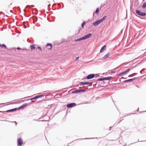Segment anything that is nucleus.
<instances>
[{
  "instance_id": "obj_37",
  "label": "nucleus",
  "mask_w": 146,
  "mask_h": 146,
  "mask_svg": "<svg viewBox=\"0 0 146 146\" xmlns=\"http://www.w3.org/2000/svg\"><path fill=\"white\" fill-rule=\"evenodd\" d=\"M93 139V138H86L83 139Z\"/></svg>"
},
{
  "instance_id": "obj_10",
  "label": "nucleus",
  "mask_w": 146,
  "mask_h": 146,
  "mask_svg": "<svg viewBox=\"0 0 146 146\" xmlns=\"http://www.w3.org/2000/svg\"><path fill=\"white\" fill-rule=\"evenodd\" d=\"M27 105H28L27 103L24 104L19 108H17V109L18 110H23L27 106Z\"/></svg>"
},
{
  "instance_id": "obj_51",
  "label": "nucleus",
  "mask_w": 146,
  "mask_h": 146,
  "mask_svg": "<svg viewBox=\"0 0 146 146\" xmlns=\"http://www.w3.org/2000/svg\"><path fill=\"white\" fill-rule=\"evenodd\" d=\"M111 73H114L115 72H113V71H111Z\"/></svg>"
},
{
  "instance_id": "obj_21",
  "label": "nucleus",
  "mask_w": 146,
  "mask_h": 146,
  "mask_svg": "<svg viewBox=\"0 0 146 146\" xmlns=\"http://www.w3.org/2000/svg\"><path fill=\"white\" fill-rule=\"evenodd\" d=\"M1 47H3L5 49H7V47L4 44H1Z\"/></svg>"
},
{
  "instance_id": "obj_34",
  "label": "nucleus",
  "mask_w": 146,
  "mask_h": 146,
  "mask_svg": "<svg viewBox=\"0 0 146 146\" xmlns=\"http://www.w3.org/2000/svg\"><path fill=\"white\" fill-rule=\"evenodd\" d=\"M101 95H102V94H103V93L102 94H101V93H104V91H102H102H103V90H102V89H101Z\"/></svg>"
},
{
  "instance_id": "obj_56",
  "label": "nucleus",
  "mask_w": 146,
  "mask_h": 146,
  "mask_svg": "<svg viewBox=\"0 0 146 146\" xmlns=\"http://www.w3.org/2000/svg\"><path fill=\"white\" fill-rule=\"evenodd\" d=\"M33 120H35V121H37V120L36 119H34Z\"/></svg>"
},
{
  "instance_id": "obj_58",
  "label": "nucleus",
  "mask_w": 146,
  "mask_h": 146,
  "mask_svg": "<svg viewBox=\"0 0 146 146\" xmlns=\"http://www.w3.org/2000/svg\"><path fill=\"white\" fill-rule=\"evenodd\" d=\"M23 11H24V12H25V9H24V10H23Z\"/></svg>"
},
{
  "instance_id": "obj_59",
  "label": "nucleus",
  "mask_w": 146,
  "mask_h": 146,
  "mask_svg": "<svg viewBox=\"0 0 146 146\" xmlns=\"http://www.w3.org/2000/svg\"><path fill=\"white\" fill-rule=\"evenodd\" d=\"M42 101H40V102H37V103H39V102H41Z\"/></svg>"
},
{
  "instance_id": "obj_17",
  "label": "nucleus",
  "mask_w": 146,
  "mask_h": 146,
  "mask_svg": "<svg viewBox=\"0 0 146 146\" xmlns=\"http://www.w3.org/2000/svg\"><path fill=\"white\" fill-rule=\"evenodd\" d=\"M46 46L50 47V48H48V49H51L52 47V45L50 43H47L46 44Z\"/></svg>"
},
{
  "instance_id": "obj_19",
  "label": "nucleus",
  "mask_w": 146,
  "mask_h": 146,
  "mask_svg": "<svg viewBox=\"0 0 146 146\" xmlns=\"http://www.w3.org/2000/svg\"><path fill=\"white\" fill-rule=\"evenodd\" d=\"M36 99H37L36 96H35V97H33V98H31L30 99H27V100H26V101H28V100H31L32 102H34V101H32V100H36Z\"/></svg>"
},
{
  "instance_id": "obj_47",
  "label": "nucleus",
  "mask_w": 146,
  "mask_h": 146,
  "mask_svg": "<svg viewBox=\"0 0 146 146\" xmlns=\"http://www.w3.org/2000/svg\"><path fill=\"white\" fill-rule=\"evenodd\" d=\"M31 96H28V97H25V98H23V99H24V98H29V97H31Z\"/></svg>"
},
{
  "instance_id": "obj_5",
  "label": "nucleus",
  "mask_w": 146,
  "mask_h": 146,
  "mask_svg": "<svg viewBox=\"0 0 146 146\" xmlns=\"http://www.w3.org/2000/svg\"><path fill=\"white\" fill-rule=\"evenodd\" d=\"M23 143V141L21 138H19L17 139L18 146H21Z\"/></svg>"
},
{
  "instance_id": "obj_27",
  "label": "nucleus",
  "mask_w": 146,
  "mask_h": 146,
  "mask_svg": "<svg viewBox=\"0 0 146 146\" xmlns=\"http://www.w3.org/2000/svg\"><path fill=\"white\" fill-rule=\"evenodd\" d=\"M85 24V21H84L81 24V26L83 28L84 27V25Z\"/></svg>"
},
{
  "instance_id": "obj_57",
  "label": "nucleus",
  "mask_w": 146,
  "mask_h": 146,
  "mask_svg": "<svg viewBox=\"0 0 146 146\" xmlns=\"http://www.w3.org/2000/svg\"><path fill=\"white\" fill-rule=\"evenodd\" d=\"M41 121H46V120H41Z\"/></svg>"
},
{
  "instance_id": "obj_18",
  "label": "nucleus",
  "mask_w": 146,
  "mask_h": 146,
  "mask_svg": "<svg viewBox=\"0 0 146 146\" xmlns=\"http://www.w3.org/2000/svg\"><path fill=\"white\" fill-rule=\"evenodd\" d=\"M99 8H98L96 9V10L95 11V12H94L93 13V16H94V15L95 13L97 14V15H98L99 13Z\"/></svg>"
},
{
  "instance_id": "obj_63",
  "label": "nucleus",
  "mask_w": 146,
  "mask_h": 146,
  "mask_svg": "<svg viewBox=\"0 0 146 146\" xmlns=\"http://www.w3.org/2000/svg\"><path fill=\"white\" fill-rule=\"evenodd\" d=\"M144 75H143V76H141V77H143V76H144Z\"/></svg>"
},
{
  "instance_id": "obj_60",
  "label": "nucleus",
  "mask_w": 146,
  "mask_h": 146,
  "mask_svg": "<svg viewBox=\"0 0 146 146\" xmlns=\"http://www.w3.org/2000/svg\"><path fill=\"white\" fill-rule=\"evenodd\" d=\"M13 22L14 21V19H13Z\"/></svg>"
},
{
  "instance_id": "obj_64",
  "label": "nucleus",
  "mask_w": 146,
  "mask_h": 146,
  "mask_svg": "<svg viewBox=\"0 0 146 146\" xmlns=\"http://www.w3.org/2000/svg\"><path fill=\"white\" fill-rule=\"evenodd\" d=\"M36 10H37V9H35V11H36Z\"/></svg>"
},
{
  "instance_id": "obj_26",
  "label": "nucleus",
  "mask_w": 146,
  "mask_h": 146,
  "mask_svg": "<svg viewBox=\"0 0 146 146\" xmlns=\"http://www.w3.org/2000/svg\"><path fill=\"white\" fill-rule=\"evenodd\" d=\"M135 114V113H127V114H125V116H129V115H131V114Z\"/></svg>"
},
{
  "instance_id": "obj_15",
  "label": "nucleus",
  "mask_w": 146,
  "mask_h": 146,
  "mask_svg": "<svg viewBox=\"0 0 146 146\" xmlns=\"http://www.w3.org/2000/svg\"><path fill=\"white\" fill-rule=\"evenodd\" d=\"M106 46L105 45L103 46L101 48V52H103L106 49Z\"/></svg>"
},
{
  "instance_id": "obj_9",
  "label": "nucleus",
  "mask_w": 146,
  "mask_h": 146,
  "mask_svg": "<svg viewBox=\"0 0 146 146\" xmlns=\"http://www.w3.org/2000/svg\"><path fill=\"white\" fill-rule=\"evenodd\" d=\"M113 77L112 76H110L109 77H106L101 78V81L103 80H112Z\"/></svg>"
},
{
  "instance_id": "obj_29",
  "label": "nucleus",
  "mask_w": 146,
  "mask_h": 146,
  "mask_svg": "<svg viewBox=\"0 0 146 146\" xmlns=\"http://www.w3.org/2000/svg\"><path fill=\"white\" fill-rule=\"evenodd\" d=\"M99 76H100V75L99 74H95V77L96 78H97V77H99Z\"/></svg>"
},
{
  "instance_id": "obj_25",
  "label": "nucleus",
  "mask_w": 146,
  "mask_h": 146,
  "mask_svg": "<svg viewBox=\"0 0 146 146\" xmlns=\"http://www.w3.org/2000/svg\"><path fill=\"white\" fill-rule=\"evenodd\" d=\"M86 89H80V93H84L86 92Z\"/></svg>"
},
{
  "instance_id": "obj_14",
  "label": "nucleus",
  "mask_w": 146,
  "mask_h": 146,
  "mask_svg": "<svg viewBox=\"0 0 146 146\" xmlns=\"http://www.w3.org/2000/svg\"><path fill=\"white\" fill-rule=\"evenodd\" d=\"M108 83V82L105 81V80L101 81V87L104 86L103 85L104 84L107 85Z\"/></svg>"
},
{
  "instance_id": "obj_12",
  "label": "nucleus",
  "mask_w": 146,
  "mask_h": 146,
  "mask_svg": "<svg viewBox=\"0 0 146 146\" xmlns=\"http://www.w3.org/2000/svg\"><path fill=\"white\" fill-rule=\"evenodd\" d=\"M136 78H137L135 77V78H133L130 79H128L127 80H125L124 81V83H126V82H132V81H133Z\"/></svg>"
},
{
  "instance_id": "obj_45",
  "label": "nucleus",
  "mask_w": 146,
  "mask_h": 146,
  "mask_svg": "<svg viewBox=\"0 0 146 146\" xmlns=\"http://www.w3.org/2000/svg\"><path fill=\"white\" fill-rule=\"evenodd\" d=\"M58 6H60V7H59V9H60V7L61 5H60L59 3H58Z\"/></svg>"
},
{
  "instance_id": "obj_53",
  "label": "nucleus",
  "mask_w": 146,
  "mask_h": 146,
  "mask_svg": "<svg viewBox=\"0 0 146 146\" xmlns=\"http://www.w3.org/2000/svg\"><path fill=\"white\" fill-rule=\"evenodd\" d=\"M139 110V108H137V111H138V110Z\"/></svg>"
},
{
  "instance_id": "obj_36",
  "label": "nucleus",
  "mask_w": 146,
  "mask_h": 146,
  "mask_svg": "<svg viewBox=\"0 0 146 146\" xmlns=\"http://www.w3.org/2000/svg\"><path fill=\"white\" fill-rule=\"evenodd\" d=\"M90 102H85L84 104H90Z\"/></svg>"
},
{
  "instance_id": "obj_54",
  "label": "nucleus",
  "mask_w": 146,
  "mask_h": 146,
  "mask_svg": "<svg viewBox=\"0 0 146 146\" xmlns=\"http://www.w3.org/2000/svg\"><path fill=\"white\" fill-rule=\"evenodd\" d=\"M140 73H141V70L140 71Z\"/></svg>"
},
{
  "instance_id": "obj_62",
  "label": "nucleus",
  "mask_w": 146,
  "mask_h": 146,
  "mask_svg": "<svg viewBox=\"0 0 146 146\" xmlns=\"http://www.w3.org/2000/svg\"><path fill=\"white\" fill-rule=\"evenodd\" d=\"M42 117H41L39 118V119H40V118H41Z\"/></svg>"
},
{
  "instance_id": "obj_22",
  "label": "nucleus",
  "mask_w": 146,
  "mask_h": 146,
  "mask_svg": "<svg viewBox=\"0 0 146 146\" xmlns=\"http://www.w3.org/2000/svg\"><path fill=\"white\" fill-rule=\"evenodd\" d=\"M45 95H44L42 94V95H37V96H36L37 99H38V98H40L43 97Z\"/></svg>"
},
{
  "instance_id": "obj_23",
  "label": "nucleus",
  "mask_w": 146,
  "mask_h": 146,
  "mask_svg": "<svg viewBox=\"0 0 146 146\" xmlns=\"http://www.w3.org/2000/svg\"><path fill=\"white\" fill-rule=\"evenodd\" d=\"M146 7V1H145L144 2V3L143 4L142 6V8L144 9Z\"/></svg>"
},
{
  "instance_id": "obj_13",
  "label": "nucleus",
  "mask_w": 146,
  "mask_h": 146,
  "mask_svg": "<svg viewBox=\"0 0 146 146\" xmlns=\"http://www.w3.org/2000/svg\"><path fill=\"white\" fill-rule=\"evenodd\" d=\"M80 93V89H77L74 91H73L72 92V93L74 94H77Z\"/></svg>"
},
{
  "instance_id": "obj_1",
  "label": "nucleus",
  "mask_w": 146,
  "mask_h": 146,
  "mask_svg": "<svg viewBox=\"0 0 146 146\" xmlns=\"http://www.w3.org/2000/svg\"><path fill=\"white\" fill-rule=\"evenodd\" d=\"M92 35V34L90 33L86 35L83 36V37H82L77 39H76L75 40H74V41H79L89 38L91 37Z\"/></svg>"
},
{
  "instance_id": "obj_33",
  "label": "nucleus",
  "mask_w": 146,
  "mask_h": 146,
  "mask_svg": "<svg viewBox=\"0 0 146 146\" xmlns=\"http://www.w3.org/2000/svg\"><path fill=\"white\" fill-rule=\"evenodd\" d=\"M79 57H77L76 58V59H75V61H78V59H79Z\"/></svg>"
},
{
  "instance_id": "obj_7",
  "label": "nucleus",
  "mask_w": 146,
  "mask_h": 146,
  "mask_svg": "<svg viewBox=\"0 0 146 146\" xmlns=\"http://www.w3.org/2000/svg\"><path fill=\"white\" fill-rule=\"evenodd\" d=\"M76 106V104L75 103H70L68 104L66 107L68 108H70L75 106Z\"/></svg>"
},
{
  "instance_id": "obj_16",
  "label": "nucleus",
  "mask_w": 146,
  "mask_h": 146,
  "mask_svg": "<svg viewBox=\"0 0 146 146\" xmlns=\"http://www.w3.org/2000/svg\"><path fill=\"white\" fill-rule=\"evenodd\" d=\"M110 52H108L107 54H106L102 58L103 59H104L106 58H108L110 56Z\"/></svg>"
},
{
  "instance_id": "obj_40",
  "label": "nucleus",
  "mask_w": 146,
  "mask_h": 146,
  "mask_svg": "<svg viewBox=\"0 0 146 146\" xmlns=\"http://www.w3.org/2000/svg\"><path fill=\"white\" fill-rule=\"evenodd\" d=\"M139 59V58H135V59H134L133 60V61H135V60H136Z\"/></svg>"
},
{
  "instance_id": "obj_32",
  "label": "nucleus",
  "mask_w": 146,
  "mask_h": 146,
  "mask_svg": "<svg viewBox=\"0 0 146 146\" xmlns=\"http://www.w3.org/2000/svg\"><path fill=\"white\" fill-rule=\"evenodd\" d=\"M37 48L39 50H40V51L42 50V48L40 46H38L37 47Z\"/></svg>"
},
{
  "instance_id": "obj_44",
  "label": "nucleus",
  "mask_w": 146,
  "mask_h": 146,
  "mask_svg": "<svg viewBox=\"0 0 146 146\" xmlns=\"http://www.w3.org/2000/svg\"><path fill=\"white\" fill-rule=\"evenodd\" d=\"M25 101V100H20V101L21 102H24Z\"/></svg>"
},
{
  "instance_id": "obj_55",
  "label": "nucleus",
  "mask_w": 146,
  "mask_h": 146,
  "mask_svg": "<svg viewBox=\"0 0 146 146\" xmlns=\"http://www.w3.org/2000/svg\"><path fill=\"white\" fill-rule=\"evenodd\" d=\"M27 24H28V21H27Z\"/></svg>"
},
{
  "instance_id": "obj_3",
  "label": "nucleus",
  "mask_w": 146,
  "mask_h": 146,
  "mask_svg": "<svg viewBox=\"0 0 146 146\" xmlns=\"http://www.w3.org/2000/svg\"><path fill=\"white\" fill-rule=\"evenodd\" d=\"M93 83V82H80L79 84L80 86L82 85H89L90 86H91Z\"/></svg>"
},
{
  "instance_id": "obj_31",
  "label": "nucleus",
  "mask_w": 146,
  "mask_h": 146,
  "mask_svg": "<svg viewBox=\"0 0 146 146\" xmlns=\"http://www.w3.org/2000/svg\"><path fill=\"white\" fill-rule=\"evenodd\" d=\"M19 102H13V103H12L11 104H9V105H10V104H17V103H18Z\"/></svg>"
},
{
  "instance_id": "obj_43",
  "label": "nucleus",
  "mask_w": 146,
  "mask_h": 146,
  "mask_svg": "<svg viewBox=\"0 0 146 146\" xmlns=\"http://www.w3.org/2000/svg\"><path fill=\"white\" fill-rule=\"evenodd\" d=\"M112 127H109V131H110L111 128H112Z\"/></svg>"
},
{
  "instance_id": "obj_39",
  "label": "nucleus",
  "mask_w": 146,
  "mask_h": 146,
  "mask_svg": "<svg viewBox=\"0 0 146 146\" xmlns=\"http://www.w3.org/2000/svg\"><path fill=\"white\" fill-rule=\"evenodd\" d=\"M3 14L4 15V16L5 15V14L1 12H0V14Z\"/></svg>"
},
{
  "instance_id": "obj_35",
  "label": "nucleus",
  "mask_w": 146,
  "mask_h": 146,
  "mask_svg": "<svg viewBox=\"0 0 146 146\" xmlns=\"http://www.w3.org/2000/svg\"><path fill=\"white\" fill-rule=\"evenodd\" d=\"M26 23L25 21H24L23 22V25H25L26 24Z\"/></svg>"
},
{
  "instance_id": "obj_42",
  "label": "nucleus",
  "mask_w": 146,
  "mask_h": 146,
  "mask_svg": "<svg viewBox=\"0 0 146 146\" xmlns=\"http://www.w3.org/2000/svg\"><path fill=\"white\" fill-rule=\"evenodd\" d=\"M12 122H14V123H15L16 125H17V122L15 121Z\"/></svg>"
},
{
  "instance_id": "obj_52",
  "label": "nucleus",
  "mask_w": 146,
  "mask_h": 146,
  "mask_svg": "<svg viewBox=\"0 0 146 146\" xmlns=\"http://www.w3.org/2000/svg\"><path fill=\"white\" fill-rule=\"evenodd\" d=\"M136 86L138 88H139V87H138V86L137 85H136Z\"/></svg>"
},
{
  "instance_id": "obj_48",
  "label": "nucleus",
  "mask_w": 146,
  "mask_h": 146,
  "mask_svg": "<svg viewBox=\"0 0 146 146\" xmlns=\"http://www.w3.org/2000/svg\"><path fill=\"white\" fill-rule=\"evenodd\" d=\"M132 74H130V75H129V76H128V77H131V75H132Z\"/></svg>"
},
{
  "instance_id": "obj_50",
  "label": "nucleus",
  "mask_w": 146,
  "mask_h": 146,
  "mask_svg": "<svg viewBox=\"0 0 146 146\" xmlns=\"http://www.w3.org/2000/svg\"><path fill=\"white\" fill-rule=\"evenodd\" d=\"M121 79H124V78H124V77H121Z\"/></svg>"
},
{
  "instance_id": "obj_4",
  "label": "nucleus",
  "mask_w": 146,
  "mask_h": 146,
  "mask_svg": "<svg viewBox=\"0 0 146 146\" xmlns=\"http://www.w3.org/2000/svg\"><path fill=\"white\" fill-rule=\"evenodd\" d=\"M135 12L138 15L142 17H144L146 15V13L145 12H142L138 10H135Z\"/></svg>"
},
{
  "instance_id": "obj_2",
  "label": "nucleus",
  "mask_w": 146,
  "mask_h": 146,
  "mask_svg": "<svg viewBox=\"0 0 146 146\" xmlns=\"http://www.w3.org/2000/svg\"><path fill=\"white\" fill-rule=\"evenodd\" d=\"M135 66H134L131 68H128L126 70L117 74L116 76H122L126 75L131 70H132L134 67H135Z\"/></svg>"
},
{
  "instance_id": "obj_24",
  "label": "nucleus",
  "mask_w": 146,
  "mask_h": 146,
  "mask_svg": "<svg viewBox=\"0 0 146 146\" xmlns=\"http://www.w3.org/2000/svg\"><path fill=\"white\" fill-rule=\"evenodd\" d=\"M107 17V16H104L102 19H101V23L106 19Z\"/></svg>"
},
{
  "instance_id": "obj_6",
  "label": "nucleus",
  "mask_w": 146,
  "mask_h": 146,
  "mask_svg": "<svg viewBox=\"0 0 146 146\" xmlns=\"http://www.w3.org/2000/svg\"><path fill=\"white\" fill-rule=\"evenodd\" d=\"M95 76V74H89L86 77V79L87 80H90L93 78Z\"/></svg>"
},
{
  "instance_id": "obj_38",
  "label": "nucleus",
  "mask_w": 146,
  "mask_h": 146,
  "mask_svg": "<svg viewBox=\"0 0 146 146\" xmlns=\"http://www.w3.org/2000/svg\"><path fill=\"white\" fill-rule=\"evenodd\" d=\"M17 49L18 50H21V48H20V47H17Z\"/></svg>"
},
{
  "instance_id": "obj_11",
  "label": "nucleus",
  "mask_w": 146,
  "mask_h": 146,
  "mask_svg": "<svg viewBox=\"0 0 146 146\" xmlns=\"http://www.w3.org/2000/svg\"><path fill=\"white\" fill-rule=\"evenodd\" d=\"M100 23V19H99L93 23L92 25L96 26Z\"/></svg>"
},
{
  "instance_id": "obj_61",
  "label": "nucleus",
  "mask_w": 146,
  "mask_h": 146,
  "mask_svg": "<svg viewBox=\"0 0 146 146\" xmlns=\"http://www.w3.org/2000/svg\"><path fill=\"white\" fill-rule=\"evenodd\" d=\"M3 104V103H2V104H0V105H2V104Z\"/></svg>"
},
{
  "instance_id": "obj_30",
  "label": "nucleus",
  "mask_w": 146,
  "mask_h": 146,
  "mask_svg": "<svg viewBox=\"0 0 146 146\" xmlns=\"http://www.w3.org/2000/svg\"><path fill=\"white\" fill-rule=\"evenodd\" d=\"M35 19H36V20L35 21V19H33V21H34V23H35V22H36L37 20V19H38V18L37 17H35Z\"/></svg>"
},
{
  "instance_id": "obj_20",
  "label": "nucleus",
  "mask_w": 146,
  "mask_h": 146,
  "mask_svg": "<svg viewBox=\"0 0 146 146\" xmlns=\"http://www.w3.org/2000/svg\"><path fill=\"white\" fill-rule=\"evenodd\" d=\"M30 47L31 49L32 50H33L35 49V45L34 44H31L30 45Z\"/></svg>"
},
{
  "instance_id": "obj_49",
  "label": "nucleus",
  "mask_w": 146,
  "mask_h": 146,
  "mask_svg": "<svg viewBox=\"0 0 146 146\" xmlns=\"http://www.w3.org/2000/svg\"><path fill=\"white\" fill-rule=\"evenodd\" d=\"M50 4H49L48 5V7H50Z\"/></svg>"
},
{
  "instance_id": "obj_28",
  "label": "nucleus",
  "mask_w": 146,
  "mask_h": 146,
  "mask_svg": "<svg viewBox=\"0 0 146 146\" xmlns=\"http://www.w3.org/2000/svg\"><path fill=\"white\" fill-rule=\"evenodd\" d=\"M30 6L31 7H34L35 6H34V5H31V6H29V5H27L26 6V8H28V7H30Z\"/></svg>"
},
{
  "instance_id": "obj_8",
  "label": "nucleus",
  "mask_w": 146,
  "mask_h": 146,
  "mask_svg": "<svg viewBox=\"0 0 146 146\" xmlns=\"http://www.w3.org/2000/svg\"><path fill=\"white\" fill-rule=\"evenodd\" d=\"M17 108H15L12 109H11L9 110H7L6 111H0V112L1 113H3L4 112H14L17 110Z\"/></svg>"
},
{
  "instance_id": "obj_46",
  "label": "nucleus",
  "mask_w": 146,
  "mask_h": 146,
  "mask_svg": "<svg viewBox=\"0 0 146 146\" xmlns=\"http://www.w3.org/2000/svg\"><path fill=\"white\" fill-rule=\"evenodd\" d=\"M98 80L100 81V78H98Z\"/></svg>"
},
{
  "instance_id": "obj_41",
  "label": "nucleus",
  "mask_w": 146,
  "mask_h": 146,
  "mask_svg": "<svg viewBox=\"0 0 146 146\" xmlns=\"http://www.w3.org/2000/svg\"><path fill=\"white\" fill-rule=\"evenodd\" d=\"M23 27L25 29H26L27 28V27H26V25H23Z\"/></svg>"
}]
</instances>
